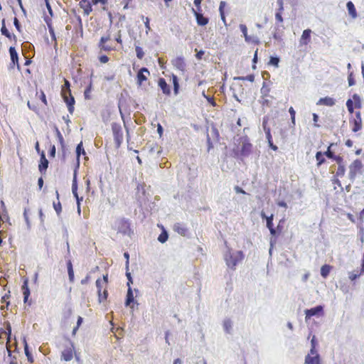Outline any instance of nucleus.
<instances>
[{"mask_svg":"<svg viewBox=\"0 0 364 364\" xmlns=\"http://www.w3.org/2000/svg\"><path fill=\"white\" fill-rule=\"evenodd\" d=\"M56 135H57V137L58 139L60 144H61L62 147L63 148L65 146L64 139H63L62 134L60 133V132L58 130V128H56Z\"/></svg>","mask_w":364,"mask_h":364,"instance_id":"48","label":"nucleus"},{"mask_svg":"<svg viewBox=\"0 0 364 364\" xmlns=\"http://www.w3.org/2000/svg\"><path fill=\"white\" fill-rule=\"evenodd\" d=\"M53 208H54L55 210L56 211L57 214L60 215L62 211V206H61V203L59 201V200L57 202H53Z\"/></svg>","mask_w":364,"mask_h":364,"instance_id":"47","label":"nucleus"},{"mask_svg":"<svg viewBox=\"0 0 364 364\" xmlns=\"http://www.w3.org/2000/svg\"><path fill=\"white\" fill-rule=\"evenodd\" d=\"M1 33L3 36H6L8 39L10 41L16 40V36L13 33H11L6 27L5 24V18H3L1 21Z\"/></svg>","mask_w":364,"mask_h":364,"instance_id":"24","label":"nucleus"},{"mask_svg":"<svg viewBox=\"0 0 364 364\" xmlns=\"http://www.w3.org/2000/svg\"><path fill=\"white\" fill-rule=\"evenodd\" d=\"M107 0H81L80 6L83 9V13L85 16H88L92 11V5H96L99 3L106 4Z\"/></svg>","mask_w":364,"mask_h":364,"instance_id":"8","label":"nucleus"},{"mask_svg":"<svg viewBox=\"0 0 364 364\" xmlns=\"http://www.w3.org/2000/svg\"><path fill=\"white\" fill-rule=\"evenodd\" d=\"M72 192H73V196H75V198H76V200H77V210H78L79 213H80V201L82 200V198H80L78 196V194H77V181H76L75 177L74 178V180H73V184H72Z\"/></svg>","mask_w":364,"mask_h":364,"instance_id":"22","label":"nucleus"},{"mask_svg":"<svg viewBox=\"0 0 364 364\" xmlns=\"http://www.w3.org/2000/svg\"><path fill=\"white\" fill-rule=\"evenodd\" d=\"M277 3L279 6V11L276 13L275 14V18L278 21H280V22H282L283 21V18L282 17V14H281V11L283 9V5H282V0H277Z\"/></svg>","mask_w":364,"mask_h":364,"instance_id":"41","label":"nucleus"},{"mask_svg":"<svg viewBox=\"0 0 364 364\" xmlns=\"http://www.w3.org/2000/svg\"><path fill=\"white\" fill-rule=\"evenodd\" d=\"M112 132L114 140L115 146L119 148L123 142L124 134L122 127L119 123L112 122L111 124Z\"/></svg>","mask_w":364,"mask_h":364,"instance_id":"6","label":"nucleus"},{"mask_svg":"<svg viewBox=\"0 0 364 364\" xmlns=\"http://www.w3.org/2000/svg\"><path fill=\"white\" fill-rule=\"evenodd\" d=\"M244 259V254L242 251H237L232 253L230 251L226 253L225 260L228 267L235 269L237 264Z\"/></svg>","mask_w":364,"mask_h":364,"instance_id":"4","label":"nucleus"},{"mask_svg":"<svg viewBox=\"0 0 364 364\" xmlns=\"http://www.w3.org/2000/svg\"><path fill=\"white\" fill-rule=\"evenodd\" d=\"M61 95L63 100L67 104L68 111L70 114L74 112L75 99L71 94L70 83V82L64 79V85L62 86Z\"/></svg>","mask_w":364,"mask_h":364,"instance_id":"2","label":"nucleus"},{"mask_svg":"<svg viewBox=\"0 0 364 364\" xmlns=\"http://www.w3.org/2000/svg\"><path fill=\"white\" fill-rule=\"evenodd\" d=\"M149 18L146 17L144 21V25L146 28V33H148L151 30L150 24H149Z\"/></svg>","mask_w":364,"mask_h":364,"instance_id":"59","label":"nucleus"},{"mask_svg":"<svg viewBox=\"0 0 364 364\" xmlns=\"http://www.w3.org/2000/svg\"><path fill=\"white\" fill-rule=\"evenodd\" d=\"M273 125L272 119L269 116H266L263 118L262 127L266 134V138L268 141L269 145L273 149V141L272 140V127Z\"/></svg>","mask_w":364,"mask_h":364,"instance_id":"9","label":"nucleus"},{"mask_svg":"<svg viewBox=\"0 0 364 364\" xmlns=\"http://www.w3.org/2000/svg\"><path fill=\"white\" fill-rule=\"evenodd\" d=\"M101 280H102V283H103L105 287H107V284H108V274L103 275V278Z\"/></svg>","mask_w":364,"mask_h":364,"instance_id":"64","label":"nucleus"},{"mask_svg":"<svg viewBox=\"0 0 364 364\" xmlns=\"http://www.w3.org/2000/svg\"><path fill=\"white\" fill-rule=\"evenodd\" d=\"M96 287L97 289L99 301L102 302L105 301L108 296L107 287H105V284L102 283V280L100 278L96 281Z\"/></svg>","mask_w":364,"mask_h":364,"instance_id":"13","label":"nucleus"},{"mask_svg":"<svg viewBox=\"0 0 364 364\" xmlns=\"http://www.w3.org/2000/svg\"><path fill=\"white\" fill-rule=\"evenodd\" d=\"M311 30L309 28L305 29L301 36L299 43L301 45H307L311 41Z\"/></svg>","mask_w":364,"mask_h":364,"instance_id":"25","label":"nucleus"},{"mask_svg":"<svg viewBox=\"0 0 364 364\" xmlns=\"http://www.w3.org/2000/svg\"><path fill=\"white\" fill-rule=\"evenodd\" d=\"M289 112L290 115H291V122L293 123V124H295V114H296V112H295V110L294 109V108L292 107H291L289 108Z\"/></svg>","mask_w":364,"mask_h":364,"instance_id":"52","label":"nucleus"},{"mask_svg":"<svg viewBox=\"0 0 364 364\" xmlns=\"http://www.w3.org/2000/svg\"><path fill=\"white\" fill-rule=\"evenodd\" d=\"M10 296H11L10 291H9L7 294H6L5 295H4L1 297V302L2 303H6L7 307L9 305V299Z\"/></svg>","mask_w":364,"mask_h":364,"instance_id":"51","label":"nucleus"},{"mask_svg":"<svg viewBox=\"0 0 364 364\" xmlns=\"http://www.w3.org/2000/svg\"><path fill=\"white\" fill-rule=\"evenodd\" d=\"M240 140L242 142L240 154L243 156H247L251 153L252 149V145L249 141V139H247V137L241 138Z\"/></svg>","mask_w":364,"mask_h":364,"instance_id":"16","label":"nucleus"},{"mask_svg":"<svg viewBox=\"0 0 364 364\" xmlns=\"http://www.w3.org/2000/svg\"><path fill=\"white\" fill-rule=\"evenodd\" d=\"M114 229L117 232L123 235H129L132 232L130 223L124 218H118L115 221Z\"/></svg>","mask_w":364,"mask_h":364,"instance_id":"7","label":"nucleus"},{"mask_svg":"<svg viewBox=\"0 0 364 364\" xmlns=\"http://www.w3.org/2000/svg\"><path fill=\"white\" fill-rule=\"evenodd\" d=\"M205 52L203 50H199L197 51V53L196 54V57L198 60L202 59Z\"/></svg>","mask_w":364,"mask_h":364,"instance_id":"61","label":"nucleus"},{"mask_svg":"<svg viewBox=\"0 0 364 364\" xmlns=\"http://www.w3.org/2000/svg\"><path fill=\"white\" fill-rule=\"evenodd\" d=\"M312 116H313V121L314 122V127H319L320 125L317 124V122L318 121V118H319L318 115L316 113H314L312 114Z\"/></svg>","mask_w":364,"mask_h":364,"instance_id":"56","label":"nucleus"},{"mask_svg":"<svg viewBox=\"0 0 364 364\" xmlns=\"http://www.w3.org/2000/svg\"><path fill=\"white\" fill-rule=\"evenodd\" d=\"M338 166V169H337V171H336V175L338 176H344L345 174V171H346V168H345V166L343 164V161H341L339 163H337Z\"/></svg>","mask_w":364,"mask_h":364,"instance_id":"39","label":"nucleus"},{"mask_svg":"<svg viewBox=\"0 0 364 364\" xmlns=\"http://www.w3.org/2000/svg\"><path fill=\"white\" fill-rule=\"evenodd\" d=\"M99 60L101 63H107L109 61V58L105 55H102L99 57Z\"/></svg>","mask_w":364,"mask_h":364,"instance_id":"55","label":"nucleus"},{"mask_svg":"<svg viewBox=\"0 0 364 364\" xmlns=\"http://www.w3.org/2000/svg\"><path fill=\"white\" fill-rule=\"evenodd\" d=\"M158 240L161 243L165 242L168 240V234L166 232L161 233L158 237Z\"/></svg>","mask_w":364,"mask_h":364,"instance_id":"49","label":"nucleus"},{"mask_svg":"<svg viewBox=\"0 0 364 364\" xmlns=\"http://www.w3.org/2000/svg\"><path fill=\"white\" fill-rule=\"evenodd\" d=\"M82 321H83L82 318L81 316H78L77 321V326L73 330V335H75L76 333V331H77L78 328L82 324Z\"/></svg>","mask_w":364,"mask_h":364,"instance_id":"50","label":"nucleus"},{"mask_svg":"<svg viewBox=\"0 0 364 364\" xmlns=\"http://www.w3.org/2000/svg\"><path fill=\"white\" fill-rule=\"evenodd\" d=\"M48 166V161L46 158L45 154L43 152L41 154L40 164L38 165V169L41 174H45L46 169Z\"/></svg>","mask_w":364,"mask_h":364,"instance_id":"20","label":"nucleus"},{"mask_svg":"<svg viewBox=\"0 0 364 364\" xmlns=\"http://www.w3.org/2000/svg\"><path fill=\"white\" fill-rule=\"evenodd\" d=\"M150 72L146 68H141L136 75V82L139 85H141L144 81L147 80Z\"/></svg>","mask_w":364,"mask_h":364,"instance_id":"17","label":"nucleus"},{"mask_svg":"<svg viewBox=\"0 0 364 364\" xmlns=\"http://www.w3.org/2000/svg\"><path fill=\"white\" fill-rule=\"evenodd\" d=\"M272 83L270 81L264 82L261 88V100L260 103L262 108L269 107L272 105L273 97L271 95Z\"/></svg>","mask_w":364,"mask_h":364,"instance_id":"3","label":"nucleus"},{"mask_svg":"<svg viewBox=\"0 0 364 364\" xmlns=\"http://www.w3.org/2000/svg\"><path fill=\"white\" fill-rule=\"evenodd\" d=\"M261 216L262 218H265L267 220V226L269 228L271 235H273V224L272 223L273 215H271L269 217L266 216L265 213L262 211L261 213Z\"/></svg>","mask_w":364,"mask_h":364,"instance_id":"32","label":"nucleus"},{"mask_svg":"<svg viewBox=\"0 0 364 364\" xmlns=\"http://www.w3.org/2000/svg\"><path fill=\"white\" fill-rule=\"evenodd\" d=\"M63 350L61 352V359L64 361H70L75 354V347L73 343L68 338H65L63 343Z\"/></svg>","mask_w":364,"mask_h":364,"instance_id":"5","label":"nucleus"},{"mask_svg":"<svg viewBox=\"0 0 364 364\" xmlns=\"http://www.w3.org/2000/svg\"><path fill=\"white\" fill-rule=\"evenodd\" d=\"M159 86L161 89L164 94L169 95L171 93L169 85L166 83L165 79L160 78L159 80Z\"/></svg>","mask_w":364,"mask_h":364,"instance_id":"29","label":"nucleus"},{"mask_svg":"<svg viewBox=\"0 0 364 364\" xmlns=\"http://www.w3.org/2000/svg\"><path fill=\"white\" fill-rule=\"evenodd\" d=\"M27 105L30 109L38 114L41 109H45L48 105L45 92L42 90H36L35 96L31 97Z\"/></svg>","mask_w":364,"mask_h":364,"instance_id":"1","label":"nucleus"},{"mask_svg":"<svg viewBox=\"0 0 364 364\" xmlns=\"http://www.w3.org/2000/svg\"><path fill=\"white\" fill-rule=\"evenodd\" d=\"M325 156V151H317L316 154V159L317 161V166L319 167L322 164H323L326 162V159L324 158Z\"/></svg>","mask_w":364,"mask_h":364,"instance_id":"33","label":"nucleus"},{"mask_svg":"<svg viewBox=\"0 0 364 364\" xmlns=\"http://www.w3.org/2000/svg\"><path fill=\"white\" fill-rule=\"evenodd\" d=\"M4 333L7 336V343L10 342V337H11V328L9 324L7 325L6 331H5Z\"/></svg>","mask_w":364,"mask_h":364,"instance_id":"53","label":"nucleus"},{"mask_svg":"<svg viewBox=\"0 0 364 364\" xmlns=\"http://www.w3.org/2000/svg\"><path fill=\"white\" fill-rule=\"evenodd\" d=\"M80 155L85 156L86 152L83 148L82 141H80L76 147L77 160L79 162Z\"/></svg>","mask_w":364,"mask_h":364,"instance_id":"35","label":"nucleus"},{"mask_svg":"<svg viewBox=\"0 0 364 364\" xmlns=\"http://www.w3.org/2000/svg\"><path fill=\"white\" fill-rule=\"evenodd\" d=\"M336 104L335 99L331 97H321L318 100V101L316 102L317 105H325L328 107H332Z\"/></svg>","mask_w":364,"mask_h":364,"instance_id":"23","label":"nucleus"},{"mask_svg":"<svg viewBox=\"0 0 364 364\" xmlns=\"http://www.w3.org/2000/svg\"><path fill=\"white\" fill-rule=\"evenodd\" d=\"M135 51H136V57L139 59H142L144 58V53L143 51L142 48H141L140 46H137L135 47Z\"/></svg>","mask_w":364,"mask_h":364,"instance_id":"46","label":"nucleus"},{"mask_svg":"<svg viewBox=\"0 0 364 364\" xmlns=\"http://www.w3.org/2000/svg\"><path fill=\"white\" fill-rule=\"evenodd\" d=\"M92 89V81L90 82L88 86L86 87L85 92H84V96L85 98L87 100H90L91 98L90 93Z\"/></svg>","mask_w":364,"mask_h":364,"instance_id":"42","label":"nucleus"},{"mask_svg":"<svg viewBox=\"0 0 364 364\" xmlns=\"http://www.w3.org/2000/svg\"><path fill=\"white\" fill-rule=\"evenodd\" d=\"M67 267H68V273L69 277V280L71 283L74 282V271L73 268V264L70 260H69L67 263Z\"/></svg>","mask_w":364,"mask_h":364,"instance_id":"36","label":"nucleus"},{"mask_svg":"<svg viewBox=\"0 0 364 364\" xmlns=\"http://www.w3.org/2000/svg\"><path fill=\"white\" fill-rule=\"evenodd\" d=\"M49 155L51 157H55V145H51L49 150Z\"/></svg>","mask_w":364,"mask_h":364,"instance_id":"58","label":"nucleus"},{"mask_svg":"<svg viewBox=\"0 0 364 364\" xmlns=\"http://www.w3.org/2000/svg\"><path fill=\"white\" fill-rule=\"evenodd\" d=\"M334 146L333 143L330 144L328 146L327 150L325 151V156L330 159L334 160L336 163L343 161V157L335 155L334 152L331 150V147Z\"/></svg>","mask_w":364,"mask_h":364,"instance_id":"18","label":"nucleus"},{"mask_svg":"<svg viewBox=\"0 0 364 364\" xmlns=\"http://www.w3.org/2000/svg\"><path fill=\"white\" fill-rule=\"evenodd\" d=\"M9 53H10L11 60L13 66L16 65L17 67L19 68L18 56V53L14 47L11 46L9 48Z\"/></svg>","mask_w":364,"mask_h":364,"instance_id":"26","label":"nucleus"},{"mask_svg":"<svg viewBox=\"0 0 364 364\" xmlns=\"http://www.w3.org/2000/svg\"><path fill=\"white\" fill-rule=\"evenodd\" d=\"M14 24L15 27L16 28V29L18 31H21V24H20L18 19L16 17H14Z\"/></svg>","mask_w":364,"mask_h":364,"instance_id":"57","label":"nucleus"},{"mask_svg":"<svg viewBox=\"0 0 364 364\" xmlns=\"http://www.w3.org/2000/svg\"><path fill=\"white\" fill-rule=\"evenodd\" d=\"M22 290H23V301L25 303L27 302L28 296L30 295V290L28 287V282L26 280L23 285H22Z\"/></svg>","mask_w":364,"mask_h":364,"instance_id":"34","label":"nucleus"},{"mask_svg":"<svg viewBox=\"0 0 364 364\" xmlns=\"http://www.w3.org/2000/svg\"><path fill=\"white\" fill-rule=\"evenodd\" d=\"M90 275L87 274L84 279L81 280L82 284H87L90 280Z\"/></svg>","mask_w":364,"mask_h":364,"instance_id":"62","label":"nucleus"},{"mask_svg":"<svg viewBox=\"0 0 364 364\" xmlns=\"http://www.w3.org/2000/svg\"><path fill=\"white\" fill-rule=\"evenodd\" d=\"M235 191H236V193H242V194H246V192L242 188H240V186H236L235 187Z\"/></svg>","mask_w":364,"mask_h":364,"instance_id":"63","label":"nucleus"},{"mask_svg":"<svg viewBox=\"0 0 364 364\" xmlns=\"http://www.w3.org/2000/svg\"><path fill=\"white\" fill-rule=\"evenodd\" d=\"M98 48L101 50L107 52L116 50V47L112 44L109 34L101 37L98 43Z\"/></svg>","mask_w":364,"mask_h":364,"instance_id":"12","label":"nucleus"},{"mask_svg":"<svg viewBox=\"0 0 364 364\" xmlns=\"http://www.w3.org/2000/svg\"><path fill=\"white\" fill-rule=\"evenodd\" d=\"M194 16H196V21L198 26H205L208 23L209 19L207 17L203 16V15L194 9H193Z\"/></svg>","mask_w":364,"mask_h":364,"instance_id":"21","label":"nucleus"},{"mask_svg":"<svg viewBox=\"0 0 364 364\" xmlns=\"http://www.w3.org/2000/svg\"><path fill=\"white\" fill-rule=\"evenodd\" d=\"M353 99H348L346 101V107L350 114L354 112L355 108L360 109L362 107V99L358 94H353Z\"/></svg>","mask_w":364,"mask_h":364,"instance_id":"10","label":"nucleus"},{"mask_svg":"<svg viewBox=\"0 0 364 364\" xmlns=\"http://www.w3.org/2000/svg\"><path fill=\"white\" fill-rule=\"evenodd\" d=\"M133 301H134L133 292H132V290L131 287H129L128 291H127V299H126V301H125V305L126 306H129L131 304V303H132Z\"/></svg>","mask_w":364,"mask_h":364,"instance_id":"37","label":"nucleus"},{"mask_svg":"<svg viewBox=\"0 0 364 364\" xmlns=\"http://www.w3.org/2000/svg\"><path fill=\"white\" fill-rule=\"evenodd\" d=\"M284 220H280L279 222V224L277 225V227L275 228H274V237L277 236V235L278 234H280L284 228Z\"/></svg>","mask_w":364,"mask_h":364,"instance_id":"43","label":"nucleus"},{"mask_svg":"<svg viewBox=\"0 0 364 364\" xmlns=\"http://www.w3.org/2000/svg\"><path fill=\"white\" fill-rule=\"evenodd\" d=\"M240 29H241L242 32L243 33L245 38L247 39V27L245 25H240Z\"/></svg>","mask_w":364,"mask_h":364,"instance_id":"60","label":"nucleus"},{"mask_svg":"<svg viewBox=\"0 0 364 364\" xmlns=\"http://www.w3.org/2000/svg\"><path fill=\"white\" fill-rule=\"evenodd\" d=\"M305 364H321L319 354H316L314 356L308 354L305 357Z\"/></svg>","mask_w":364,"mask_h":364,"instance_id":"28","label":"nucleus"},{"mask_svg":"<svg viewBox=\"0 0 364 364\" xmlns=\"http://www.w3.org/2000/svg\"><path fill=\"white\" fill-rule=\"evenodd\" d=\"M234 80H242V81L247 80L250 82H253L255 80V76H254V75L250 74L245 77H234Z\"/></svg>","mask_w":364,"mask_h":364,"instance_id":"45","label":"nucleus"},{"mask_svg":"<svg viewBox=\"0 0 364 364\" xmlns=\"http://www.w3.org/2000/svg\"><path fill=\"white\" fill-rule=\"evenodd\" d=\"M346 8L348 12V14L353 18H356L358 17V14L356 9L355 7L354 4L351 1H348L346 3Z\"/></svg>","mask_w":364,"mask_h":364,"instance_id":"27","label":"nucleus"},{"mask_svg":"<svg viewBox=\"0 0 364 364\" xmlns=\"http://www.w3.org/2000/svg\"><path fill=\"white\" fill-rule=\"evenodd\" d=\"M173 229L176 232L178 233L182 236H185L188 230L185 225L180 223L174 224Z\"/></svg>","mask_w":364,"mask_h":364,"instance_id":"30","label":"nucleus"},{"mask_svg":"<svg viewBox=\"0 0 364 364\" xmlns=\"http://www.w3.org/2000/svg\"><path fill=\"white\" fill-rule=\"evenodd\" d=\"M24 351H25V354L27 357L28 362L31 363H33V358L32 356V354L30 353V351L28 350V346L27 343L25 344Z\"/></svg>","mask_w":364,"mask_h":364,"instance_id":"44","label":"nucleus"},{"mask_svg":"<svg viewBox=\"0 0 364 364\" xmlns=\"http://www.w3.org/2000/svg\"><path fill=\"white\" fill-rule=\"evenodd\" d=\"M363 165L360 159H355L349 166V178L355 180L357 173L361 169Z\"/></svg>","mask_w":364,"mask_h":364,"instance_id":"14","label":"nucleus"},{"mask_svg":"<svg viewBox=\"0 0 364 364\" xmlns=\"http://www.w3.org/2000/svg\"><path fill=\"white\" fill-rule=\"evenodd\" d=\"M172 81L173 85V92L175 95H177L178 93L179 90V83H178V79L176 75H172Z\"/></svg>","mask_w":364,"mask_h":364,"instance_id":"40","label":"nucleus"},{"mask_svg":"<svg viewBox=\"0 0 364 364\" xmlns=\"http://www.w3.org/2000/svg\"><path fill=\"white\" fill-rule=\"evenodd\" d=\"M332 267L329 264H325L321 267V276L326 279L328 277Z\"/></svg>","mask_w":364,"mask_h":364,"instance_id":"31","label":"nucleus"},{"mask_svg":"<svg viewBox=\"0 0 364 364\" xmlns=\"http://www.w3.org/2000/svg\"><path fill=\"white\" fill-rule=\"evenodd\" d=\"M349 124L351 126V129L353 132H358L361 130L363 128V122L361 117V113L360 111L355 112V116L351 117L349 119Z\"/></svg>","mask_w":364,"mask_h":364,"instance_id":"11","label":"nucleus"},{"mask_svg":"<svg viewBox=\"0 0 364 364\" xmlns=\"http://www.w3.org/2000/svg\"><path fill=\"white\" fill-rule=\"evenodd\" d=\"M172 65L177 70H181L182 72L185 71L186 68V64L185 60L183 57H177L172 61Z\"/></svg>","mask_w":364,"mask_h":364,"instance_id":"19","label":"nucleus"},{"mask_svg":"<svg viewBox=\"0 0 364 364\" xmlns=\"http://www.w3.org/2000/svg\"><path fill=\"white\" fill-rule=\"evenodd\" d=\"M348 82L349 86H353L355 84V80L353 77V73H350L348 77Z\"/></svg>","mask_w":364,"mask_h":364,"instance_id":"54","label":"nucleus"},{"mask_svg":"<svg viewBox=\"0 0 364 364\" xmlns=\"http://www.w3.org/2000/svg\"><path fill=\"white\" fill-rule=\"evenodd\" d=\"M323 313V307L321 305H318L311 309H306L304 310L305 319L306 321L311 318L314 316H319Z\"/></svg>","mask_w":364,"mask_h":364,"instance_id":"15","label":"nucleus"},{"mask_svg":"<svg viewBox=\"0 0 364 364\" xmlns=\"http://www.w3.org/2000/svg\"><path fill=\"white\" fill-rule=\"evenodd\" d=\"M363 274L364 273H361V269L360 270H354L353 272L349 273V279L351 281H355Z\"/></svg>","mask_w":364,"mask_h":364,"instance_id":"38","label":"nucleus"}]
</instances>
